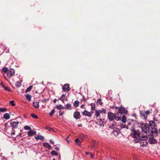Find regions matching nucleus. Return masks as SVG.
<instances>
[{
  "label": "nucleus",
  "instance_id": "6",
  "mask_svg": "<svg viewBox=\"0 0 160 160\" xmlns=\"http://www.w3.org/2000/svg\"><path fill=\"white\" fill-rule=\"evenodd\" d=\"M62 88L64 92H68L70 90L69 84H64L62 86Z\"/></svg>",
  "mask_w": 160,
  "mask_h": 160
},
{
  "label": "nucleus",
  "instance_id": "45",
  "mask_svg": "<svg viewBox=\"0 0 160 160\" xmlns=\"http://www.w3.org/2000/svg\"><path fill=\"white\" fill-rule=\"evenodd\" d=\"M0 85L2 86V87L4 88L5 86L4 85V84H3L2 82H1Z\"/></svg>",
  "mask_w": 160,
  "mask_h": 160
},
{
  "label": "nucleus",
  "instance_id": "31",
  "mask_svg": "<svg viewBox=\"0 0 160 160\" xmlns=\"http://www.w3.org/2000/svg\"><path fill=\"white\" fill-rule=\"evenodd\" d=\"M8 68H2V72H8Z\"/></svg>",
  "mask_w": 160,
  "mask_h": 160
},
{
  "label": "nucleus",
  "instance_id": "25",
  "mask_svg": "<svg viewBox=\"0 0 160 160\" xmlns=\"http://www.w3.org/2000/svg\"><path fill=\"white\" fill-rule=\"evenodd\" d=\"M66 108L68 109L71 110V104L69 103H68L66 104Z\"/></svg>",
  "mask_w": 160,
  "mask_h": 160
},
{
  "label": "nucleus",
  "instance_id": "39",
  "mask_svg": "<svg viewBox=\"0 0 160 160\" xmlns=\"http://www.w3.org/2000/svg\"><path fill=\"white\" fill-rule=\"evenodd\" d=\"M65 97V94H62L61 97H60V99L62 100V101L63 102L64 101V98H63V97Z\"/></svg>",
  "mask_w": 160,
  "mask_h": 160
},
{
  "label": "nucleus",
  "instance_id": "33",
  "mask_svg": "<svg viewBox=\"0 0 160 160\" xmlns=\"http://www.w3.org/2000/svg\"><path fill=\"white\" fill-rule=\"evenodd\" d=\"M97 103L98 104L102 105V102L101 100V99H98Z\"/></svg>",
  "mask_w": 160,
  "mask_h": 160
},
{
  "label": "nucleus",
  "instance_id": "19",
  "mask_svg": "<svg viewBox=\"0 0 160 160\" xmlns=\"http://www.w3.org/2000/svg\"><path fill=\"white\" fill-rule=\"evenodd\" d=\"M43 146L49 149H50L51 148V145L47 142H44L43 143Z\"/></svg>",
  "mask_w": 160,
  "mask_h": 160
},
{
  "label": "nucleus",
  "instance_id": "8",
  "mask_svg": "<svg viewBox=\"0 0 160 160\" xmlns=\"http://www.w3.org/2000/svg\"><path fill=\"white\" fill-rule=\"evenodd\" d=\"M19 122L18 121L17 122H11L10 125L11 127H12L13 129H16L18 127V125L19 124Z\"/></svg>",
  "mask_w": 160,
  "mask_h": 160
},
{
  "label": "nucleus",
  "instance_id": "3",
  "mask_svg": "<svg viewBox=\"0 0 160 160\" xmlns=\"http://www.w3.org/2000/svg\"><path fill=\"white\" fill-rule=\"evenodd\" d=\"M142 133L144 134L146 133L149 130V125L146 124H143L142 125Z\"/></svg>",
  "mask_w": 160,
  "mask_h": 160
},
{
  "label": "nucleus",
  "instance_id": "43",
  "mask_svg": "<svg viewBox=\"0 0 160 160\" xmlns=\"http://www.w3.org/2000/svg\"><path fill=\"white\" fill-rule=\"evenodd\" d=\"M154 132V133H157L158 132L157 130L156 129H155L152 131V132Z\"/></svg>",
  "mask_w": 160,
  "mask_h": 160
},
{
  "label": "nucleus",
  "instance_id": "35",
  "mask_svg": "<svg viewBox=\"0 0 160 160\" xmlns=\"http://www.w3.org/2000/svg\"><path fill=\"white\" fill-rule=\"evenodd\" d=\"M21 86V83H20V82H16V83H15V86L17 87H19Z\"/></svg>",
  "mask_w": 160,
  "mask_h": 160
},
{
  "label": "nucleus",
  "instance_id": "11",
  "mask_svg": "<svg viewBox=\"0 0 160 160\" xmlns=\"http://www.w3.org/2000/svg\"><path fill=\"white\" fill-rule=\"evenodd\" d=\"M82 114L83 115L91 117L92 116L90 112H88L86 110H84L83 112H82Z\"/></svg>",
  "mask_w": 160,
  "mask_h": 160
},
{
  "label": "nucleus",
  "instance_id": "44",
  "mask_svg": "<svg viewBox=\"0 0 160 160\" xmlns=\"http://www.w3.org/2000/svg\"><path fill=\"white\" fill-rule=\"evenodd\" d=\"M145 113L146 114V115H148L150 113V112L148 110H147L145 112Z\"/></svg>",
  "mask_w": 160,
  "mask_h": 160
},
{
  "label": "nucleus",
  "instance_id": "4",
  "mask_svg": "<svg viewBox=\"0 0 160 160\" xmlns=\"http://www.w3.org/2000/svg\"><path fill=\"white\" fill-rule=\"evenodd\" d=\"M106 113V110L103 109L101 110H96L95 112V115L96 117H98L100 116V114L101 113Z\"/></svg>",
  "mask_w": 160,
  "mask_h": 160
},
{
  "label": "nucleus",
  "instance_id": "34",
  "mask_svg": "<svg viewBox=\"0 0 160 160\" xmlns=\"http://www.w3.org/2000/svg\"><path fill=\"white\" fill-rule=\"evenodd\" d=\"M117 126V125L115 123H113L111 126V127L112 128L114 129L115 128H116Z\"/></svg>",
  "mask_w": 160,
  "mask_h": 160
},
{
  "label": "nucleus",
  "instance_id": "20",
  "mask_svg": "<svg viewBox=\"0 0 160 160\" xmlns=\"http://www.w3.org/2000/svg\"><path fill=\"white\" fill-rule=\"evenodd\" d=\"M56 108L58 110L63 109L65 107H63L61 105H57L56 106Z\"/></svg>",
  "mask_w": 160,
  "mask_h": 160
},
{
  "label": "nucleus",
  "instance_id": "16",
  "mask_svg": "<svg viewBox=\"0 0 160 160\" xmlns=\"http://www.w3.org/2000/svg\"><path fill=\"white\" fill-rule=\"evenodd\" d=\"M149 141L150 144L156 143L157 142V141L152 137L150 138Z\"/></svg>",
  "mask_w": 160,
  "mask_h": 160
},
{
  "label": "nucleus",
  "instance_id": "30",
  "mask_svg": "<svg viewBox=\"0 0 160 160\" xmlns=\"http://www.w3.org/2000/svg\"><path fill=\"white\" fill-rule=\"evenodd\" d=\"M31 116L32 118H34L36 119L38 118V116L35 114L32 113L31 114Z\"/></svg>",
  "mask_w": 160,
  "mask_h": 160
},
{
  "label": "nucleus",
  "instance_id": "27",
  "mask_svg": "<svg viewBox=\"0 0 160 160\" xmlns=\"http://www.w3.org/2000/svg\"><path fill=\"white\" fill-rule=\"evenodd\" d=\"M32 86H30L29 87H28L27 89L25 91V92H28L30 91L32 89Z\"/></svg>",
  "mask_w": 160,
  "mask_h": 160
},
{
  "label": "nucleus",
  "instance_id": "28",
  "mask_svg": "<svg viewBox=\"0 0 160 160\" xmlns=\"http://www.w3.org/2000/svg\"><path fill=\"white\" fill-rule=\"evenodd\" d=\"M51 154L52 155L57 156L58 155V153L55 151L52 150L51 152Z\"/></svg>",
  "mask_w": 160,
  "mask_h": 160
},
{
  "label": "nucleus",
  "instance_id": "37",
  "mask_svg": "<svg viewBox=\"0 0 160 160\" xmlns=\"http://www.w3.org/2000/svg\"><path fill=\"white\" fill-rule=\"evenodd\" d=\"M55 112V110L54 109H53L52 111L51 112H50L49 113V115L51 116H52L53 114Z\"/></svg>",
  "mask_w": 160,
  "mask_h": 160
},
{
  "label": "nucleus",
  "instance_id": "42",
  "mask_svg": "<svg viewBox=\"0 0 160 160\" xmlns=\"http://www.w3.org/2000/svg\"><path fill=\"white\" fill-rule=\"evenodd\" d=\"M3 88L5 89V90L6 91H11L10 89L8 88V87H6L5 86L4 88Z\"/></svg>",
  "mask_w": 160,
  "mask_h": 160
},
{
  "label": "nucleus",
  "instance_id": "57",
  "mask_svg": "<svg viewBox=\"0 0 160 160\" xmlns=\"http://www.w3.org/2000/svg\"><path fill=\"white\" fill-rule=\"evenodd\" d=\"M57 160L55 159H54V158H53V160Z\"/></svg>",
  "mask_w": 160,
  "mask_h": 160
},
{
  "label": "nucleus",
  "instance_id": "53",
  "mask_svg": "<svg viewBox=\"0 0 160 160\" xmlns=\"http://www.w3.org/2000/svg\"><path fill=\"white\" fill-rule=\"evenodd\" d=\"M83 107H84V105H82L80 106V108H83Z\"/></svg>",
  "mask_w": 160,
  "mask_h": 160
},
{
  "label": "nucleus",
  "instance_id": "12",
  "mask_svg": "<svg viewBox=\"0 0 160 160\" xmlns=\"http://www.w3.org/2000/svg\"><path fill=\"white\" fill-rule=\"evenodd\" d=\"M119 130L117 128L114 129L112 131L113 134L115 136H118L120 133Z\"/></svg>",
  "mask_w": 160,
  "mask_h": 160
},
{
  "label": "nucleus",
  "instance_id": "56",
  "mask_svg": "<svg viewBox=\"0 0 160 160\" xmlns=\"http://www.w3.org/2000/svg\"><path fill=\"white\" fill-rule=\"evenodd\" d=\"M159 132H160V128L159 129Z\"/></svg>",
  "mask_w": 160,
  "mask_h": 160
},
{
  "label": "nucleus",
  "instance_id": "7",
  "mask_svg": "<svg viewBox=\"0 0 160 160\" xmlns=\"http://www.w3.org/2000/svg\"><path fill=\"white\" fill-rule=\"evenodd\" d=\"M15 70L12 68H10L8 70L7 72V75L8 77H10L14 75Z\"/></svg>",
  "mask_w": 160,
  "mask_h": 160
},
{
  "label": "nucleus",
  "instance_id": "2",
  "mask_svg": "<svg viewBox=\"0 0 160 160\" xmlns=\"http://www.w3.org/2000/svg\"><path fill=\"white\" fill-rule=\"evenodd\" d=\"M131 135L132 138H134V142L135 143L138 142L140 137L139 134L136 131H133Z\"/></svg>",
  "mask_w": 160,
  "mask_h": 160
},
{
  "label": "nucleus",
  "instance_id": "49",
  "mask_svg": "<svg viewBox=\"0 0 160 160\" xmlns=\"http://www.w3.org/2000/svg\"><path fill=\"white\" fill-rule=\"evenodd\" d=\"M77 144L79 146H80L81 145V142L80 141H79L77 143Z\"/></svg>",
  "mask_w": 160,
  "mask_h": 160
},
{
  "label": "nucleus",
  "instance_id": "21",
  "mask_svg": "<svg viewBox=\"0 0 160 160\" xmlns=\"http://www.w3.org/2000/svg\"><path fill=\"white\" fill-rule=\"evenodd\" d=\"M79 102L78 100L75 101L73 104V106L75 108H77L79 106Z\"/></svg>",
  "mask_w": 160,
  "mask_h": 160
},
{
  "label": "nucleus",
  "instance_id": "47",
  "mask_svg": "<svg viewBox=\"0 0 160 160\" xmlns=\"http://www.w3.org/2000/svg\"><path fill=\"white\" fill-rule=\"evenodd\" d=\"M12 130L13 131V132L11 133V135H14V134H15V130H13V129H12Z\"/></svg>",
  "mask_w": 160,
  "mask_h": 160
},
{
  "label": "nucleus",
  "instance_id": "40",
  "mask_svg": "<svg viewBox=\"0 0 160 160\" xmlns=\"http://www.w3.org/2000/svg\"><path fill=\"white\" fill-rule=\"evenodd\" d=\"M14 101L11 100L10 101L9 103H10L11 104L12 106H13L15 105V104H14Z\"/></svg>",
  "mask_w": 160,
  "mask_h": 160
},
{
  "label": "nucleus",
  "instance_id": "55",
  "mask_svg": "<svg viewBox=\"0 0 160 160\" xmlns=\"http://www.w3.org/2000/svg\"><path fill=\"white\" fill-rule=\"evenodd\" d=\"M58 149H59V148H57V147L56 148V150H58Z\"/></svg>",
  "mask_w": 160,
  "mask_h": 160
},
{
  "label": "nucleus",
  "instance_id": "23",
  "mask_svg": "<svg viewBox=\"0 0 160 160\" xmlns=\"http://www.w3.org/2000/svg\"><path fill=\"white\" fill-rule=\"evenodd\" d=\"M45 129L48 130L49 131H52L53 132H54V130L53 129V128L51 127H50L48 126H47L45 127Z\"/></svg>",
  "mask_w": 160,
  "mask_h": 160
},
{
  "label": "nucleus",
  "instance_id": "54",
  "mask_svg": "<svg viewBox=\"0 0 160 160\" xmlns=\"http://www.w3.org/2000/svg\"><path fill=\"white\" fill-rule=\"evenodd\" d=\"M85 154H86V155H88V154L89 153H88V152H86L85 153Z\"/></svg>",
  "mask_w": 160,
  "mask_h": 160
},
{
  "label": "nucleus",
  "instance_id": "32",
  "mask_svg": "<svg viewBox=\"0 0 160 160\" xmlns=\"http://www.w3.org/2000/svg\"><path fill=\"white\" fill-rule=\"evenodd\" d=\"M7 109L6 108H0V111L1 112H3L6 111Z\"/></svg>",
  "mask_w": 160,
  "mask_h": 160
},
{
  "label": "nucleus",
  "instance_id": "51",
  "mask_svg": "<svg viewBox=\"0 0 160 160\" xmlns=\"http://www.w3.org/2000/svg\"><path fill=\"white\" fill-rule=\"evenodd\" d=\"M90 155L91 156V158H92L94 157V155L92 154H90Z\"/></svg>",
  "mask_w": 160,
  "mask_h": 160
},
{
  "label": "nucleus",
  "instance_id": "46",
  "mask_svg": "<svg viewBox=\"0 0 160 160\" xmlns=\"http://www.w3.org/2000/svg\"><path fill=\"white\" fill-rule=\"evenodd\" d=\"M75 141L76 142L78 143L80 141L78 138H77L75 139Z\"/></svg>",
  "mask_w": 160,
  "mask_h": 160
},
{
  "label": "nucleus",
  "instance_id": "52",
  "mask_svg": "<svg viewBox=\"0 0 160 160\" xmlns=\"http://www.w3.org/2000/svg\"><path fill=\"white\" fill-rule=\"evenodd\" d=\"M57 99H55L53 100V102L54 103H56V101Z\"/></svg>",
  "mask_w": 160,
  "mask_h": 160
},
{
  "label": "nucleus",
  "instance_id": "9",
  "mask_svg": "<svg viewBox=\"0 0 160 160\" xmlns=\"http://www.w3.org/2000/svg\"><path fill=\"white\" fill-rule=\"evenodd\" d=\"M138 142H139L141 145L142 146H146L148 144L147 141L145 139L143 140L140 138Z\"/></svg>",
  "mask_w": 160,
  "mask_h": 160
},
{
  "label": "nucleus",
  "instance_id": "26",
  "mask_svg": "<svg viewBox=\"0 0 160 160\" xmlns=\"http://www.w3.org/2000/svg\"><path fill=\"white\" fill-rule=\"evenodd\" d=\"M126 121V117L125 115H123L122 117V121L123 122H125Z\"/></svg>",
  "mask_w": 160,
  "mask_h": 160
},
{
  "label": "nucleus",
  "instance_id": "15",
  "mask_svg": "<svg viewBox=\"0 0 160 160\" xmlns=\"http://www.w3.org/2000/svg\"><path fill=\"white\" fill-rule=\"evenodd\" d=\"M119 112L120 114L124 113H125V108L122 107H120L119 108Z\"/></svg>",
  "mask_w": 160,
  "mask_h": 160
},
{
  "label": "nucleus",
  "instance_id": "18",
  "mask_svg": "<svg viewBox=\"0 0 160 160\" xmlns=\"http://www.w3.org/2000/svg\"><path fill=\"white\" fill-rule=\"evenodd\" d=\"M10 115L8 113H5L3 115V118L6 120H8L10 118Z\"/></svg>",
  "mask_w": 160,
  "mask_h": 160
},
{
  "label": "nucleus",
  "instance_id": "50",
  "mask_svg": "<svg viewBox=\"0 0 160 160\" xmlns=\"http://www.w3.org/2000/svg\"><path fill=\"white\" fill-rule=\"evenodd\" d=\"M82 125L81 124H78V127H81L82 126Z\"/></svg>",
  "mask_w": 160,
  "mask_h": 160
},
{
  "label": "nucleus",
  "instance_id": "48",
  "mask_svg": "<svg viewBox=\"0 0 160 160\" xmlns=\"http://www.w3.org/2000/svg\"><path fill=\"white\" fill-rule=\"evenodd\" d=\"M50 142L52 144H53L54 143V141L52 140H50Z\"/></svg>",
  "mask_w": 160,
  "mask_h": 160
},
{
  "label": "nucleus",
  "instance_id": "17",
  "mask_svg": "<svg viewBox=\"0 0 160 160\" xmlns=\"http://www.w3.org/2000/svg\"><path fill=\"white\" fill-rule=\"evenodd\" d=\"M36 132L35 131L31 130L28 132V136H31L32 135L36 134Z\"/></svg>",
  "mask_w": 160,
  "mask_h": 160
},
{
  "label": "nucleus",
  "instance_id": "41",
  "mask_svg": "<svg viewBox=\"0 0 160 160\" xmlns=\"http://www.w3.org/2000/svg\"><path fill=\"white\" fill-rule=\"evenodd\" d=\"M64 112V111H60L59 112V115L61 116H62L63 115V114Z\"/></svg>",
  "mask_w": 160,
  "mask_h": 160
},
{
  "label": "nucleus",
  "instance_id": "13",
  "mask_svg": "<svg viewBox=\"0 0 160 160\" xmlns=\"http://www.w3.org/2000/svg\"><path fill=\"white\" fill-rule=\"evenodd\" d=\"M34 138L37 140H41L42 141L44 139V138L43 136L39 135H37L35 136Z\"/></svg>",
  "mask_w": 160,
  "mask_h": 160
},
{
  "label": "nucleus",
  "instance_id": "22",
  "mask_svg": "<svg viewBox=\"0 0 160 160\" xmlns=\"http://www.w3.org/2000/svg\"><path fill=\"white\" fill-rule=\"evenodd\" d=\"M32 96L29 94H27L26 96V99L29 101H30L31 99Z\"/></svg>",
  "mask_w": 160,
  "mask_h": 160
},
{
  "label": "nucleus",
  "instance_id": "10",
  "mask_svg": "<svg viewBox=\"0 0 160 160\" xmlns=\"http://www.w3.org/2000/svg\"><path fill=\"white\" fill-rule=\"evenodd\" d=\"M74 117L77 120L79 119L80 117V113L78 111H76L74 112Z\"/></svg>",
  "mask_w": 160,
  "mask_h": 160
},
{
  "label": "nucleus",
  "instance_id": "38",
  "mask_svg": "<svg viewBox=\"0 0 160 160\" xmlns=\"http://www.w3.org/2000/svg\"><path fill=\"white\" fill-rule=\"evenodd\" d=\"M120 128H128L127 127V126L124 124H121L120 125Z\"/></svg>",
  "mask_w": 160,
  "mask_h": 160
},
{
  "label": "nucleus",
  "instance_id": "14",
  "mask_svg": "<svg viewBox=\"0 0 160 160\" xmlns=\"http://www.w3.org/2000/svg\"><path fill=\"white\" fill-rule=\"evenodd\" d=\"M33 106L36 109L38 108L39 107V102L37 101H34L33 102Z\"/></svg>",
  "mask_w": 160,
  "mask_h": 160
},
{
  "label": "nucleus",
  "instance_id": "24",
  "mask_svg": "<svg viewBox=\"0 0 160 160\" xmlns=\"http://www.w3.org/2000/svg\"><path fill=\"white\" fill-rule=\"evenodd\" d=\"M91 105V110L92 111L94 110L95 108V104L94 103H92Z\"/></svg>",
  "mask_w": 160,
  "mask_h": 160
},
{
  "label": "nucleus",
  "instance_id": "5",
  "mask_svg": "<svg viewBox=\"0 0 160 160\" xmlns=\"http://www.w3.org/2000/svg\"><path fill=\"white\" fill-rule=\"evenodd\" d=\"M96 123L97 125L100 127H103L104 126V122L102 121V120L101 119L97 120Z\"/></svg>",
  "mask_w": 160,
  "mask_h": 160
},
{
  "label": "nucleus",
  "instance_id": "36",
  "mask_svg": "<svg viewBox=\"0 0 160 160\" xmlns=\"http://www.w3.org/2000/svg\"><path fill=\"white\" fill-rule=\"evenodd\" d=\"M149 124L152 126L153 127L155 125V124L154 121H151L149 122Z\"/></svg>",
  "mask_w": 160,
  "mask_h": 160
},
{
  "label": "nucleus",
  "instance_id": "29",
  "mask_svg": "<svg viewBox=\"0 0 160 160\" xmlns=\"http://www.w3.org/2000/svg\"><path fill=\"white\" fill-rule=\"evenodd\" d=\"M24 129L25 130H31V128L28 125H26L24 127Z\"/></svg>",
  "mask_w": 160,
  "mask_h": 160
},
{
  "label": "nucleus",
  "instance_id": "1",
  "mask_svg": "<svg viewBox=\"0 0 160 160\" xmlns=\"http://www.w3.org/2000/svg\"><path fill=\"white\" fill-rule=\"evenodd\" d=\"M108 119L112 121L115 119L117 121L120 120V118L119 116H117L111 112H108Z\"/></svg>",
  "mask_w": 160,
  "mask_h": 160
}]
</instances>
